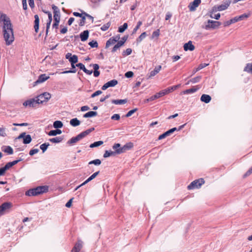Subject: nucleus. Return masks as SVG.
<instances>
[{"instance_id": "5701e85b", "label": "nucleus", "mask_w": 252, "mask_h": 252, "mask_svg": "<svg viewBox=\"0 0 252 252\" xmlns=\"http://www.w3.org/2000/svg\"><path fill=\"white\" fill-rule=\"evenodd\" d=\"M48 21L47 23L46 30V35L48 34V32H49V29L50 28V24L52 21V13L51 12H48Z\"/></svg>"}, {"instance_id": "473e14b6", "label": "nucleus", "mask_w": 252, "mask_h": 252, "mask_svg": "<svg viewBox=\"0 0 252 252\" xmlns=\"http://www.w3.org/2000/svg\"><path fill=\"white\" fill-rule=\"evenodd\" d=\"M244 70L248 73H252V63H247Z\"/></svg>"}, {"instance_id": "9d476101", "label": "nucleus", "mask_w": 252, "mask_h": 252, "mask_svg": "<svg viewBox=\"0 0 252 252\" xmlns=\"http://www.w3.org/2000/svg\"><path fill=\"white\" fill-rule=\"evenodd\" d=\"M120 39V36L117 35L115 37L110 38L106 43L105 48H107L110 46L115 44Z\"/></svg>"}, {"instance_id": "680f3d73", "label": "nucleus", "mask_w": 252, "mask_h": 252, "mask_svg": "<svg viewBox=\"0 0 252 252\" xmlns=\"http://www.w3.org/2000/svg\"><path fill=\"white\" fill-rule=\"evenodd\" d=\"M133 75H134L133 72L131 71H127L125 73V76L126 78L132 77H133Z\"/></svg>"}, {"instance_id": "9b49d317", "label": "nucleus", "mask_w": 252, "mask_h": 252, "mask_svg": "<svg viewBox=\"0 0 252 252\" xmlns=\"http://www.w3.org/2000/svg\"><path fill=\"white\" fill-rule=\"evenodd\" d=\"M133 147V144L132 142L126 143L123 147L121 148V150L118 152V154H120L126 152L129 150Z\"/></svg>"}, {"instance_id": "bf43d9fd", "label": "nucleus", "mask_w": 252, "mask_h": 252, "mask_svg": "<svg viewBox=\"0 0 252 252\" xmlns=\"http://www.w3.org/2000/svg\"><path fill=\"white\" fill-rule=\"evenodd\" d=\"M120 119V116L119 114H115L111 117V119L113 120L118 121Z\"/></svg>"}, {"instance_id": "412c9836", "label": "nucleus", "mask_w": 252, "mask_h": 252, "mask_svg": "<svg viewBox=\"0 0 252 252\" xmlns=\"http://www.w3.org/2000/svg\"><path fill=\"white\" fill-rule=\"evenodd\" d=\"M89 31L88 30L84 31L80 34V37L82 41H85L88 38Z\"/></svg>"}, {"instance_id": "774afa93", "label": "nucleus", "mask_w": 252, "mask_h": 252, "mask_svg": "<svg viewBox=\"0 0 252 252\" xmlns=\"http://www.w3.org/2000/svg\"><path fill=\"white\" fill-rule=\"evenodd\" d=\"M159 30H157V31H154L153 32L152 37L154 38V37H158L159 36Z\"/></svg>"}, {"instance_id": "4468645a", "label": "nucleus", "mask_w": 252, "mask_h": 252, "mask_svg": "<svg viewBox=\"0 0 252 252\" xmlns=\"http://www.w3.org/2000/svg\"><path fill=\"white\" fill-rule=\"evenodd\" d=\"M177 130V129L176 127L172 128L168 131H166L165 132L163 133V134L160 135L158 138V140L162 139L170 135L171 133L174 132L175 131Z\"/></svg>"}, {"instance_id": "f8f14e48", "label": "nucleus", "mask_w": 252, "mask_h": 252, "mask_svg": "<svg viewBox=\"0 0 252 252\" xmlns=\"http://www.w3.org/2000/svg\"><path fill=\"white\" fill-rule=\"evenodd\" d=\"M118 84V81L115 79L112 80L105 83L101 88L102 90H105L109 87H113Z\"/></svg>"}, {"instance_id": "58836bf2", "label": "nucleus", "mask_w": 252, "mask_h": 252, "mask_svg": "<svg viewBox=\"0 0 252 252\" xmlns=\"http://www.w3.org/2000/svg\"><path fill=\"white\" fill-rule=\"evenodd\" d=\"M44 98L43 97L42 94L39 95L36 97V101H37L38 104L46 102Z\"/></svg>"}, {"instance_id": "f257e3e1", "label": "nucleus", "mask_w": 252, "mask_h": 252, "mask_svg": "<svg viewBox=\"0 0 252 252\" xmlns=\"http://www.w3.org/2000/svg\"><path fill=\"white\" fill-rule=\"evenodd\" d=\"M0 21L2 22L3 24V37L6 44L10 45L14 40L13 31L10 19L6 14H1L0 17Z\"/></svg>"}, {"instance_id": "de8ad7c7", "label": "nucleus", "mask_w": 252, "mask_h": 252, "mask_svg": "<svg viewBox=\"0 0 252 252\" xmlns=\"http://www.w3.org/2000/svg\"><path fill=\"white\" fill-rule=\"evenodd\" d=\"M43 97L44 98V100L47 101L51 98V94L47 92L42 94Z\"/></svg>"}, {"instance_id": "393cba45", "label": "nucleus", "mask_w": 252, "mask_h": 252, "mask_svg": "<svg viewBox=\"0 0 252 252\" xmlns=\"http://www.w3.org/2000/svg\"><path fill=\"white\" fill-rule=\"evenodd\" d=\"M92 66L94 69V77H97L100 74V72L98 70L99 68V66L98 64L96 63L92 64Z\"/></svg>"}, {"instance_id": "3c124183", "label": "nucleus", "mask_w": 252, "mask_h": 252, "mask_svg": "<svg viewBox=\"0 0 252 252\" xmlns=\"http://www.w3.org/2000/svg\"><path fill=\"white\" fill-rule=\"evenodd\" d=\"M110 23L108 22V23H107L106 24L103 25L101 27V30L103 31H105L106 30H107L108 29V28L110 27Z\"/></svg>"}, {"instance_id": "864d4df0", "label": "nucleus", "mask_w": 252, "mask_h": 252, "mask_svg": "<svg viewBox=\"0 0 252 252\" xmlns=\"http://www.w3.org/2000/svg\"><path fill=\"white\" fill-rule=\"evenodd\" d=\"M89 45L92 48L97 47L98 43L96 41H92L89 43Z\"/></svg>"}, {"instance_id": "4d7b16f0", "label": "nucleus", "mask_w": 252, "mask_h": 252, "mask_svg": "<svg viewBox=\"0 0 252 252\" xmlns=\"http://www.w3.org/2000/svg\"><path fill=\"white\" fill-rule=\"evenodd\" d=\"M39 152V150L38 149H33L30 150L29 152V155L31 156L33 155L37 154Z\"/></svg>"}, {"instance_id": "20e7f679", "label": "nucleus", "mask_w": 252, "mask_h": 252, "mask_svg": "<svg viewBox=\"0 0 252 252\" xmlns=\"http://www.w3.org/2000/svg\"><path fill=\"white\" fill-rule=\"evenodd\" d=\"M205 183V181L203 178H200L192 182L188 186V189L189 190L195 189H199Z\"/></svg>"}, {"instance_id": "72a5a7b5", "label": "nucleus", "mask_w": 252, "mask_h": 252, "mask_svg": "<svg viewBox=\"0 0 252 252\" xmlns=\"http://www.w3.org/2000/svg\"><path fill=\"white\" fill-rule=\"evenodd\" d=\"M2 151L6 153L9 155H11L13 153V150L12 148L10 146L4 147L3 148Z\"/></svg>"}, {"instance_id": "423d86ee", "label": "nucleus", "mask_w": 252, "mask_h": 252, "mask_svg": "<svg viewBox=\"0 0 252 252\" xmlns=\"http://www.w3.org/2000/svg\"><path fill=\"white\" fill-rule=\"evenodd\" d=\"M180 86V85H177L173 86L171 87H169L164 90H161L160 92H159L158 93V95L159 97H162L166 94H169L170 93L172 92L174 90L177 89L178 88H179Z\"/></svg>"}, {"instance_id": "aec40b11", "label": "nucleus", "mask_w": 252, "mask_h": 252, "mask_svg": "<svg viewBox=\"0 0 252 252\" xmlns=\"http://www.w3.org/2000/svg\"><path fill=\"white\" fill-rule=\"evenodd\" d=\"M200 88V87L199 86H195L193 87L192 88L187 89L185 91H184L183 93L184 94H192L194 93V92H196L198 90H199Z\"/></svg>"}, {"instance_id": "69168bd1", "label": "nucleus", "mask_w": 252, "mask_h": 252, "mask_svg": "<svg viewBox=\"0 0 252 252\" xmlns=\"http://www.w3.org/2000/svg\"><path fill=\"white\" fill-rule=\"evenodd\" d=\"M0 135L4 137L6 135L5 133V129L4 128H0Z\"/></svg>"}, {"instance_id": "2eb2a0df", "label": "nucleus", "mask_w": 252, "mask_h": 252, "mask_svg": "<svg viewBox=\"0 0 252 252\" xmlns=\"http://www.w3.org/2000/svg\"><path fill=\"white\" fill-rule=\"evenodd\" d=\"M49 78V76H47L45 74H42L39 75L38 79L34 82V86L37 85L38 84L41 83Z\"/></svg>"}, {"instance_id": "1a4fd4ad", "label": "nucleus", "mask_w": 252, "mask_h": 252, "mask_svg": "<svg viewBox=\"0 0 252 252\" xmlns=\"http://www.w3.org/2000/svg\"><path fill=\"white\" fill-rule=\"evenodd\" d=\"M38 104L36 98H32L28 100L23 103V105L25 106H29L30 107H35Z\"/></svg>"}, {"instance_id": "a19ab883", "label": "nucleus", "mask_w": 252, "mask_h": 252, "mask_svg": "<svg viewBox=\"0 0 252 252\" xmlns=\"http://www.w3.org/2000/svg\"><path fill=\"white\" fill-rule=\"evenodd\" d=\"M121 145L119 143H116L113 146V149L115 150V154H118V152L121 150Z\"/></svg>"}, {"instance_id": "c85d7f7f", "label": "nucleus", "mask_w": 252, "mask_h": 252, "mask_svg": "<svg viewBox=\"0 0 252 252\" xmlns=\"http://www.w3.org/2000/svg\"><path fill=\"white\" fill-rule=\"evenodd\" d=\"M201 79V76H198L197 77H195L194 78H193L191 79H190L187 83V84H189L190 83H196L200 81Z\"/></svg>"}, {"instance_id": "39448f33", "label": "nucleus", "mask_w": 252, "mask_h": 252, "mask_svg": "<svg viewBox=\"0 0 252 252\" xmlns=\"http://www.w3.org/2000/svg\"><path fill=\"white\" fill-rule=\"evenodd\" d=\"M220 25L221 23L219 21L208 20L204 28L207 30L209 29H215L218 28Z\"/></svg>"}, {"instance_id": "bb28decb", "label": "nucleus", "mask_w": 252, "mask_h": 252, "mask_svg": "<svg viewBox=\"0 0 252 252\" xmlns=\"http://www.w3.org/2000/svg\"><path fill=\"white\" fill-rule=\"evenodd\" d=\"M99 171H97L92 174L89 178H88L85 182L83 183V185H86L87 183L94 179L96 176L99 174Z\"/></svg>"}, {"instance_id": "ea45409f", "label": "nucleus", "mask_w": 252, "mask_h": 252, "mask_svg": "<svg viewBox=\"0 0 252 252\" xmlns=\"http://www.w3.org/2000/svg\"><path fill=\"white\" fill-rule=\"evenodd\" d=\"M103 141H98L96 142H94V143L91 144L90 146V148H94L98 146H99L103 144Z\"/></svg>"}, {"instance_id": "052dcab7", "label": "nucleus", "mask_w": 252, "mask_h": 252, "mask_svg": "<svg viewBox=\"0 0 252 252\" xmlns=\"http://www.w3.org/2000/svg\"><path fill=\"white\" fill-rule=\"evenodd\" d=\"M82 19L80 20V22L79 23V25L80 26H84L85 24V20H86V16L85 15L82 16L81 17Z\"/></svg>"}, {"instance_id": "f704fd0d", "label": "nucleus", "mask_w": 252, "mask_h": 252, "mask_svg": "<svg viewBox=\"0 0 252 252\" xmlns=\"http://www.w3.org/2000/svg\"><path fill=\"white\" fill-rule=\"evenodd\" d=\"M70 124L73 126H76L80 125V122L77 118H74L70 120Z\"/></svg>"}, {"instance_id": "c756f323", "label": "nucleus", "mask_w": 252, "mask_h": 252, "mask_svg": "<svg viewBox=\"0 0 252 252\" xmlns=\"http://www.w3.org/2000/svg\"><path fill=\"white\" fill-rule=\"evenodd\" d=\"M61 133H62L61 130L57 129L56 130H50L48 133V135L49 136H55L57 134H61Z\"/></svg>"}, {"instance_id": "6e6d98bb", "label": "nucleus", "mask_w": 252, "mask_h": 252, "mask_svg": "<svg viewBox=\"0 0 252 252\" xmlns=\"http://www.w3.org/2000/svg\"><path fill=\"white\" fill-rule=\"evenodd\" d=\"M142 22L141 21H139L137 23V26L134 28L133 30V33H135L139 29L140 27L142 25Z\"/></svg>"}, {"instance_id": "ddd939ff", "label": "nucleus", "mask_w": 252, "mask_h": 252, "mask_svg": "<svg viewBox=\"0 0 252 252\" xmlns=\"http://www.w3.org/2000/svg\"><path fill=\"white\" fill-rule=\"evenodd\" d=\"M83 247V242L81 240H79L74 245L71 252H79Z\"/></svg>"}, {"instance_id": "7ed1b4c3", "label": "nucleus", "mask_w": 252, "mask_h": 252, "mask_svg": "<svg viewBox=\"0 0 252 252\" xmlns=\"http://www.w3.org/2000/svg\"><path fill=\"white\" fill-rule=\"evenodd\" d=\"M47 190V188L45 186H40L36 188L30 189L26 192L27 196H36Z\"/></svg>"}, {"instance_id": "6ab92c4d", "label": "nucleus", "mask_w": 252, "mask_h": 252, "mask_svg": "<svg viewBox=\"0 0 252 252\" xmlns=\"http://www.w3.org/2000/svg\"><path fill=\"white\" fill-rule=\"evenodd\" d=\"M161 69V65H158V66H156V67L154 68V69L150 72L149 77L151 78V77L155 76L156 74H157L160 71Z\"/></svg>"}, {"instance_id": "4be33fe9", "label": "nucleus", "mask_w": 252, "mask_h": 252, "mask_svg": "<svg viewBox=\"0 0 252 252\" xmlns=\"http://www.w3.org/2000/svg\"><path fill=\"white\" fill-rule=\"evenodd\" d=\"M20 161H21V159L14 160L12 162H8L6 164V165L4 166V167L7 170L9 169L10 168H11L12 166H13V165L18 163Z\"/></svg>"}, {"instance_id": "a18cd8bd", "label": "nucleus", "mask_w": 252, "mask_h": 252, "mask_svg": "<svg viewBox=\"0 0 252 252\" xmlns=\"http://www.w3.org/2000/svg\"><path fill=\"white\" fill-rule=\"evenodd\" d=\"M127 28V23H125L122 26L119 28L118 31L120 32H123Z\"/></svg>"}, {"instance_id": "f3484780", "label": "nucleus", "mask_w": 252, "mask_h": 252, "mask_svg": "<svg viewBox=\"0 0 252 252\" xmlns=\"http://www.w3.org/2000/svg\"><path fill=\"white\" fill-rule=\"evenodd\" d=\"M195 49L194 46L192 44L191 41H189L188 43H186L184 45V49L185 51H193Z\"/></svg>"}, {"instance_id": "cd10ccee", "label": "nucleus", "mask_w": 252, "mask_h": 252, "mask_svg": "<svg viewBox=\"0 0 252 252\" xmlns=\"http://www.w3.org/2000/svg\"><path fill=\"white\" fill-rule=\"evenodd\" d=\"M127 102V100L125 99H118V100H112V103L116 105L124 104Z\"/></svg>"}, {"instance_id": "e433bc0d", "label": "nucleus", "mask_w": 252, "mask_h": 252, "mask_svg": "<svg viewBox=\"0 0 252 252\" xmlns=\"http://www.w3.org/2000/svg\"><path fill=\"white\" fill-rule=\"evenodd\" d=\"M63 126V123L60 121H56L53 124V126L56 128H61Z\"/></svg>"}, {"instance_id": "13d9d810", "label": "nucleus", "mask_w": 252, "mask_h": 252, "mask_svg": "<svg viewBox=\"0 0 252 252\" xmlns=\"http://www.w3.org/2000/svg\"><path fill=\"white\" fill-rule=\"evenodd\" d=\"M52 7V9L53 10L54 14V13H60V10L59 9L58 7L57 6H56L55 5H53Z\"/></svg>"}, {"instance_id": "79ce46f5", "label": "nucleus", "mask_w": 252, "mask_h": 252, "mask_svg": "<svg viewBox=\"0 0 252 252\" xmlns=\"http://www.w3.org/2000/svg\"><path fill=\"white\" fill-rule=\"evenodd\" d=\"M147 34L146 32L142 33L137 38L136 41L137 42H140L146 36Z\"/></svg>"}, {"instance_id": "e2e57ef3", "label": "nucleus", "mask_w": 252, "mask_h": 252, "mask_svg": "<svg viewBox=\"0 0 252 252\" xmlns=\"http://www.w3.org/2000/svg\"><path fill=\"white\" fill-rule=\"evenodd\" d=\"M102 93V91H100V90H98L96 92H95L94 93H93L92 95H91V97H94L96 96H97L98 95H100Z\"/></svg>"}, {"instance_id": "603ef678", "label": "nucleus", "mask_w": 252, "mask_h": 252, "mask_svg": "<svg viewBox=\"0 0 252 252\" xmlns=\"http://www.w3.org/2000/svg\"><path fill=\"white\" fill-rule=\"evenodd\" d=\"M132 50L130 48H127L123 52V55L124 56H128L131 54Z\"/></svg>"}, {"instance_id": "338daca9", "label": "nucleus", "mask_w": 252, "mask_h": 252, "mask_svg": "<svg viewBox=\"0 0 252 252\" xmlns=\"http://www.w3.org/2000/svg\"><path fill=\"white\" fill-rule=\"evenodd\" d=\"M54 21H60V13H54Z\"/></svg>"}, {"instance_id": "f03ea898", "label": "nucleus", "mask_w": 252, "mask_h": 252, "mask_svg": "<svg viewBox=\"0 0 252 252\" xmlns=\"http://www.w3.org/2000/svg\"><path fill=\"white\" fill-rule=\"evenodd\" d=\"M94 129V128H91L86 130L85 131H83V132L80 133L79 134H78L76 137H72L69 140H68L67 141V144H68L69 145H72V144H73L76 143L77 142H78V141H79L83 138L86 136L87 135H88L89 133H90L92 131H93Z\"/></svg>"}, {"instance_id": "a878e982", "label": "nucleus", "mask_w": 252, "mask_h": 252, "mask_svg": "<svg viewBox=\"0 0 252 252\" xmlns=\"http://www.w3.org/2000/svg\"><path fill=\"white\" fill-rule=\"evenodd\" d=\"M34 28L35 29V31L36 32H38V30L39 29V19L38 16L37 15H34Z\"/></svg>"}, {"instance_id": "49530a36", "label": "nucleus", "mask_w": 252, "mask_h": 252, "mask_svg": "<svg viewBox=\"0 0 252 252\" xmlns=\"http://www.w3.org/2000/svg\"><path fill=\"white\" fill-rule=\"evenodd\" d=\"M250 16V14L244 13L238 16L239 21L243 20L244 19H247Z\"/></svg>"}, {"instance_id": "c9c22d12", "label": "nucleus", "mask_w": 252, "mask_h": 252, "mask_svg": "<svg viewBox=\"0 0 252 252\" xmlns=\"http://www.w3.org/2000/svg\"><path fill=\"white\" fill-rule=\"evenodd\" d=\"M32 141V138L30 135L28 134L25 135L24 140L23 143L25 144H29Z\"/></svg>"}, {"instance_id": "2f4dec72", "label": "nucleus", "mask_w": 252, "mask_h": 252, "mask_svg": "<svg viewBox=\"0 0 252 252\" xmlns=\"http://www.w3.org/2000/svg\"><path fill=\"white\" fill-rule=\"evenodd\" d=\"M63 140V138L62 137H57L55 138H52L49 139V141L52 143H58L62 142Z\"/></svg>"}, {"instance_id": "09e8293b", "label": "nucleus", "mask_w": 252, "mask_h": 252, "mask_svg": "<svg viewBox=\"0 0 252 252\" xmlns=\"http://www.w3.org/2000/svg\"><path fill=\"white\" fill-rule=\"evenodd\" d=\"M43 97L44 98V100L47 101L51 98V94L47 92L42 94Z\"/></svg>"}, {"instance_id": "b1692460", "label": "nucleus", "mask_w": 252, "mask_h": 252, "mask_svg": "<svg viewBox=\"0 0 252 252\" xmlns=\"http://www.w3.org/2000/svg\"><path fill=\"white\" fill-rule=\"evenodd\" d=\"M200 100L206 103H209L211 100V97L208 94H203L201 95Z\"/></svg>"}, {"instance_id": "a211bd4d", "label": "nucleus", "mask_w": 252, "mask_h": 252, "mask_svg": "<svg viewBox=\"0 0 252 252\" xmlns=\"http://www.w3.org/2000/svg\"><path fill=\"white\" fill-rule=\"evenodd\" d=\"M78 58L77 55H74L69 59V62L71 63L72 69H75V63H77Z\"/></svg>"}, {"instance_id": "c03bdc74", "label": "nucleus", "mask_w": 252, "mask_h": 252, "mask_svg": "<svg viewBox=\"0 0 252 252\" xmlns=\"http://www.w3.org/2000/svg\"><path fill=\"white\" fill-rule=\"evenodd\" d=\"M49 145L50 144L48 143H43L40 146V148L42 150L43 153H44L47 150Z\"/></svg>"}, {"instance_id": "dca6fc26", "label": "nucleus", "mask_w": 252, "mask_h": 252, "mask_svg": "<svg viewBox=\"0 0 252 252\" xmlns=\"http://www.w3.org/2000/svg\"><path fill=\"white\" fill-rule=\"evenodd\" d=\"M201 0H194L189 6V10L190 11L194 10L196 8L199 6Z\"/></svg>"}, {"instance_id": "6e6552de", "label": "nucleus", "mask_w": 252, "mask_h": 252, "mask_svg": "<svg viewBox=\"0 0 252 252\" xmlns=\"http://www.w3.org/2000/svg\"><path fill=\"white\" fill-rule=\"evenodd\" d=\"M230 3H231L230 0H226L223 4H222L219 5H216V6H214L213 8V10L215 11H220L224 10L228 7V6L230 4Z\"/></svg>"}, {"instance_id": "5fc2aeb1", "label": "nucleus", "mask_w": 252, "mask_h": 252, "mask_svg": "<svg viewBox=\"0 0 252 252\" xmlns=\"http://www.w3.org/2000/svg\"><path fill=\"white\" fill-rule=\"evenodd\" d=\"M137 111V108L133 109L132 110H131L129 111L127 114L126 115V117H129L131 116L133 113H134L136 111Z\"/></svg>"}, {"instance_id": "7c9ffc66", "label": "nucleus", "mask_w": 252, "mask_h": 252, "mask_svg": "<svg viewBox=\"0 0 252 252\" xmlns=\"http://www.w3.org/2000/svg\"><path fill=\"white\" fill-rule=\"evenodd\" d=\"M97 113L95 111H89L84 115V118L92 117L97 115Z\"/></svg>"}, {"instance_id": "4c0bfd02", "label": "nucleus", "mask_w": 252, "mask_h": 252, "mask_svg": "<svg viewBox=\"0 0 252 252\" xmlns=\"http://www.w3.org/2000/svg\"><path fill=\"white\" fill-rule=\"evenodd\" d=\"M123 46V43H120L118 41L117 44L114 46L112 50V52H116L119 48Z\"/></svg>"}, {"instance_id": "8fccbe9b", "label": "nucleus", "mask_w": 252, "mask_h": 252, "mask_svg": "<svg viewBox=\"0 0 252 252\" xmlns=\"http://www.w3.org/2000/svg\"><path fill=\"white\" fill-rule=\"evenodd\" d=\"M89 164H94V165H98L101 164V160L99 159H96L92 161H91L90 162H89Z\"/></svg>"}, {"instance_id": "0eeeda50", "label": "nucleus", "mask_w": 252, "mask_h": 252, "mask_svg": "<svg viewBox=\"0 0 252 252\" xmlns=\"http://www.w3.org/2000/svg\"><path fill=\"white\" fill-rule=\"evenodd\" d=\"M12 207V204L11 202H4L0 206V215H3L5 213L9 211Z\"/></svg>"}, {"instance_id": "0e129e2a", "label": "nucleus", "mask_w": 252, "mask_h": 252, "mask_svg": "<svg viewBox=\"0 0 252 252\" xmlns=\"http://www.w3.org/2000/svg\"><path fill=\"white\" fill-rule=\"evenodd\" d=\"M208 65H209V63H201L198 65V66L197 67V68H198V69H199V70H200L202 69V68L206 67Z\"/></svg>"}, {"instance_id": "37998d69", "label": "nucleus", "mask_w": 252, "mask_h": 252, "mask_svg": "<svg viewBox=\"0 0 252 252\" xmlns=\"http://www.w3.org/2000/svg\"><path fill=\"white\" fill-rule=\"evenodd\" d=\"M115 155V153L111 151H106L103 155V157L106 158Z\"/></svg>"}]
</instances>
